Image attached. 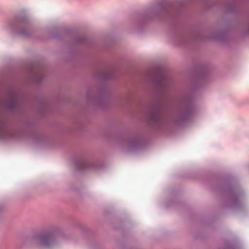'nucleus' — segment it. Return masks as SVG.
I'll return each mask as SVG.
<instances>
[{
	"instance_id": "obj_1",
	"label": "nucleus",
	"mask_w": 249,
	"mask_h": 249,
	"mask_svg": "<svg viewBox=\"0 0 249 249\" xmlns=\"http://www.w3.org/2000/svg\"><path fill=\"white\" fill-rule=\"evenodd\" d=\"M34 244L37 249H52L57 245V241L52 233L44 232L35 238Z\"/></svg>"
},
{
	"instance_id": "obj_2",
	"label": "nucleus",
	"mask_w": 249,
	"mask_h": 249,
	"mask_svg": "<svg viewBox=\"0 0 249 249\" xmlns=\"http://www.w3.org/2000/svg\"><path fill=\"white\" fill-rule=\"evenodd\" d=\"M77 166L81 170H96L99 168L97 161L91 159L82 160L77 162Z\"/></svg>"
},
{
	"instance_id": "obj_3",
	"label": "nucleus",
	"mask_w": 249,
	"mask_h": 249,
	"mask_svg": "<svg viewBox=\"0 0 249 249\" xmlns=\"http://www.w3.org/2000/svg\"><path fill=\"white\" fill-rule=\"evenodd\" d=\"M11 137V131L6 128L2 119L0 117V137L5 139L10 138Z\"/></svg>"
},
{
	"instance_id": "obj_4",
	"label": "nucleus",
	"mask_w": 249,
	"mask_h": 249,
	"mask_svg": "<svg viewBox=\"0 0 249 249\" xmlns=\"http://www.w3.org/2000/svg\"><path fill=\"white\" fill-rule=\"evenodd\" d=\"M85 97L89 102L95 103L97 102V98L93 96L92 92L90 91H88L86 92Z\"/></svg>"
},
{
	"instance_id": "obj_5",
	"label": "nucleus",
	"mask_w": 249,
	"mask_h": 249,
	"mask_svg": "<svg viewBox=\"0 0 249 249\" xmlns=\"http://www.w3.org/2000/svg\"><path fill=\"white\" fill-rule=\"evenodd\" d=\"M16 100L15 96L10 97L6 103V106L9 108H13L16 105Z\"/></svg>"
},
{
	"instance_id": "obj_6",
	"label": "nucleus",
	"mask_w": 249,
	"mask_h": 249,
	"mask_svg": "<svg viewBox=\"0 0 249 249\" xmlns=\"http://www.w3.org/2000/svg\"><path fill=\"white\" fill-rule=\"evenodd\" d=\"M40 76L39 74H38V73L35 74V77H34V80L36 82H39V79H38V78H39V77H40Z\"/></svg>"
}]
</instances>
